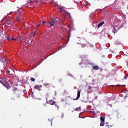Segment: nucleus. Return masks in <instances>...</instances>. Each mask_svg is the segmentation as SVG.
<instances>
[{"label":"nucleus","mask_w":128,"mask_h":128,"mask_svg":"<svg viewBox=\"0 0 128 128\" xmlns=\"http://www.w3.org/2000/svg\"><path fill=\"white\" fill-rule=\"evenodd\" d=\"M78 118H82L80 117V113L79 114Z\"/></svg>","instance_id":"obj_24"},{"label":"nucleus","mask_w":128,"mask_h":128,"mask_svg":"<svg viewBox=\"0 0 128 128\" xmlns=\"http://www.w3.org/2000/svg\"><path fill=\"white\" fill-rule=\"evenodd\" d=\"M36 90H40V87L38 85H36L34 87Z\"/></svg>","instance_id":"obj_9"},{"label":"nucleus","mask_w":128,"mask_h":128,"mask_svg":"<svg viewBox=\"0 0 128 128\" xmlns=\"http://www.w3.org/2000/svg\"><path fill=\"white\" fill-rule=\"evenodd\" d=\"M22 18L20 16H18L16 17V20L18 22H22Z\"/></svg>","instance_id":"obj_8"},{"label":"nucleus","mask_w":128,"mask_h":128,"mask_svg":"<svg viewBox=\"0 0 128 128\" xmlns=\"http://www.w3.org/2000/svg\"><path fill=\"white\" fill-rule=\"evenodd\" d=\"M44 86H50V84H48V83L44 84Z\"/></svg>","instance_id":"obj_17"},{"label":"nucleus","mask_w":128,"mask_h":128,"mask_svg":"<svg viewBox=\"0 0 128 128\" xmlns=\"http://www.w3.org/2000/svg\"><path fill=\"white\" fill-rule=\"evenodd\" d=\"M98 98V96H95V100H96Z\"/></svg>","instance_id":"obj_31"},{"label":"nucleus","mask_w":128,"mask_h":128,"mask_svg":"<svg viewBox=\"0 0 128 128\" xmlns=\"http://www.w3.org/2000/svg\"><path fill=\"white\" fill-rule=\"evenodd\" d=\"M55 106H56V108H59L58 106L56 104H55Z\"/></svg>","instance_id":"obj_30"},{"label":"nucleus","mask_w":128,"mask_h":128,"mask_svg":"<svg viewBox=\"0 0 128 128\" xmlns=\"http://www.w3.org/2000/svg\"><path fill=\"white\" fill-rule=\"evenodd\" d=\"M124 78H125V80H126V78H128V76H125Z\"/></svg>","instance_id":"obj_26"},{"label":"nucleus","mask_w":128,"mask_h":128,"mask_svg":"<svg viewBox=\"0 0 128 128\" xmlns=\"http://www.w3.org/2000/svg\"><path fill=\"white\" fill-rule=\"evenodd\" d=\"M64 113H62V118H64Z\"/></svg>","instance_id":"obj_27"},{"label":"nucleus","mask_w":128,"mask_h":128,"mask_svg":"<svg viewBox=\"0 0 128 128\" xmlns=\"http://www.w3.org/2000/svg\"><path fill=\"white\" fill-rule=\"evenodd\" d=\"M100 122H104V118L103 117H101Z\"/></svg>","instance_id":"obj_13"},{"label":"nucleus","mask_w":128,"mask_h":128,"mask_svg":"<svg viewBox=\"0 0 128 128\" xmlns=\"http://www.w3.org/2000/svg\"><path fill=\"white\" fill-rule=\"evenodd\" d=\"M124 78H125V80H126V78H128V76H125Z\"/></svg>","instance_id":"obj_25"},{"label":"nucleus","mask_w":128,"mask_h":128,"mask_svg":"<svg viewBox=\"0 0 128 128\" xmlns=\"http://www.w3.org/2000/svg\"><path fill=\"white\" fill-rule=\"evenodd\" d=\"M31 80L32 82H34V80H36V79H34V78H31Z\"/></svg>","instance_id":"obj_21"},{"label":"nucleus","mask_w":128,"mask_h":128,"mask_svg":"<svg viewBox=\"0 0 128 128\" xmlns=\"http://www.w3.org/2000/svg\"><path fill=\"white\" fill-rule=\"evenodd\" d=\"M105 126H106V128H110L112 126H108V125H106Z\"/></svg>","instance_id":"obj_19"},{"label":"nucleus","mask_w":128,"mask_h":128,"mask_svg":"<svg viewBox=\"0 0 128 128\" xmlns=\"http://www.w3.org/2000/svg\"><path fill=\"white\" fill-rule=\"evenodd\" d=\"M93 70H100V68L98 66H93Z\"/></svg>","instance_id":"obj_12"},{"label":"nucleus","mask_w":128,"mask_h":128,"mask_svg":"<svg viewBox=\"0 0 128 128\" xmlns=\"http://www.w3.org/2000/svg\"><path fill=\"white\" fill-rule=\"evenodd\" d=\"M70 35H69V36H68V38H70Z\"/></svg>","instance_id":"obj_32"},{"label":"nucleus","mask_w":128,"mask_h":128,"mask_svg":"<svg viewBox=\"0 0 128 128\" xmlns=\"http://www.w3.org/2000/svg\"><path fill=\"white\" fill-rule=\"evenodd\" d=\"M46 24V22H42V24Z\"/></svg>","instance_id":"obj_29"},{"label":"nucleus","mask_w":128,"mask_h":128,"mask_svg":"<svg viewBox=\"0 0 128 128\" xmlns=\"http://www.w3.org/2000/svg\"><path fill=\"white\" fill-rule=\"evenodd\" d=\"M80 46H81V48H84V46H86V45L84 44H82Z\"/></svg>","instance_id":"obj_20"},{"label":"nucleus","mask_w":128,"mask_h":128,"mask_svg":"<svg viewBox=\"0 0 128 128\" xmlns=\"http://www.w3.org/2000/svg\"><path fill=\"white\" fill-rule=\"evenodd\" d=\"M126 64H128V62H126Z\"/></svg>","instance_id":"obj_35"},{"label":"nucleus","mask_w":128,"mask_h":128,"mask_svg":"<svg viewBox=\"0 0 128 128\" xmlns=\"http://www.w3.org/2000/svg\"><path fill=\"white\" fill-rule=\"evenodd\" d=\"M126 76H128V74H126Z\"/></svg>","instance_id":"obj_37"},{"label":"nucleus","mask_w":128,"mask_h":128,"mask_svg":"<svg viewBox=\"0 0 128 128\" xmlns=\"http://www.w3.org/2000/svg\"><path fill=\"white\" fill-rule=\"evenodd\" d=\"M28 41L26 40V41H25V44L28 45Z\"/></svg>","instance_id":"obj_22"},{"label":"nucleus","mask_w":128,"mask_h":128,"mask_svg":"<svg viewBox=\"0 0 128 128\" xmlns=\"http://www.w3.org/2000/svg\"><path fill=\"white\" fill-rule=\"evenodd\" d=\"M0 83L3 84L5 88H6L7 90H10V83H8V81L6 79H5L4 80L2 78H0Z\"/></svg>","instance_id":"obj_1"},{"label":"nucleus","mask_w":128,"mask_h":128,"mask_svg":"<svg viewBox=\"0 0 128 128\" xmlns=\"http://www.w3.org/2000/svg\"><path fill=\"white\" fill-rule=\"evenodd\" d=\"M80 110V108L79 107V108H76V110Z\"/></svg>","instance_id":"obj_23"},{"label":"nucleus","mask_w":128,"mask_h":128,"mask_svg":"<svg viewBox=\"0 0 128 128\" xmlns=\"http://www.w3.org/2000/svg\"><path fill=\"white\" fill-rule=\"evenodd\" d=\"M6 40H8V42H12V40H18V38H14L10 36H6Z\"/></svg>","instance_id":"obj_4"},{"label":"nucleus","mask_w":128,"mask_h":128,"mask_svg":"<svg viewBox=\"0 0 128 128\" xmlns=\"http://www.w3.org/2000/svg\"><path fill=\"white\" fill-rule=\"evenodd\" d=\"M80 90H78V94H77V96L76 98V99H74V100H78V98H80Z\"/></svg>","instance_id":"obj_7"},{"label":"nucleus","mask_w":128,"mask_h":128,"mask_svg":"<svg viewBox=\"0 0 128 128\" xmlns=\"http://www.w3.org/2000/svg\"><path fill=\"white\" fill-rule=\"evenodd\" d=\"M88 90H90L88 91V94H91V92H92V90H94V87L88 86Z\"/></svg>","instance_id":"obj_5"},{"label":"nucleus","mask_w":128,"mask_h":128,"mask_svg":"<svg viewBox=\"0 0 128 128\" xmlns=\"http://www.w3.org/2000/svg\"><path fill=\"white\" fill-rule=\"evenodd\" d=\"M56 22V18L52 19V20L48 22L49 24H50V27L54 26V24Z\"/></svg>","instance_id":"obj_2"},{"label":"nucleus","mask_w":128,"mask_h":128,"mask_svg":"<svg viewBox=\"0 0 128 128\" xmlns=\"http://www.w3.org/2000/svg\"><path fill=\"white\" fill-rule=\"evenodd\" d=\"M38 30H36V31L34 32V36H36V34H38Z\"/></svg>","instance_id":"obj_15"},{"label":"nucleus","mask_w":128,"mask_h":128,"mask_svg":"<svg viewBox=\"0 0 128 128\" xmlns=\"http://www.w3.org/2000/svg\"><path fill=\"white\" fill-rule=\"evenodd\" d=\"M100 92V94H102V92Z\"/></svg>","instance_id":"obj_36"},{"label":"nucleus","mask_w":128,"mask_h":128,"mask_svg":"<svg viewBox=\"0 0 128 128\" xmlns=\"http://www.w3.org/2000/svg\"><path fill=\"white\" fill-rule=\"evenodd\" d=\"M37 26H40V24H38Z\"/></svg>","instance_id":"obj_34"},{"label":"nucleus","mask_w":128,"mask_h":128,"mask_svg":"<svg viewBox=\"0 0 128 128\" xmlns=\"http://www.w3.org/2000/svg\"><path fill=\"white\" fill-rule=\"evenodd\" d=\"M104 122H101L100 124V126H104Z\"/></svg>","instance_id":"obj_16"},{"label":"nucleus","mask_w":128,"mask_h":128,"mask_svg":"<svg viewBox=\"0 0 128 128\" xmlns=\"http://www.w3.org/2000/svg\"><path fill=\"white\" fill-rule=\"evenodd\" d=\"M6 24L7 26H13L12 21H10V20H8L6 23Z\"/></svg>","instance_id":"obj_3"},{"label":"nucleus","mask_w":128,"mask_h":128,"mask_svg":"<svg viewBox=\"0 0 128 128\" xmlns=\"http://www.w3.org/2000/svg\"><path fill=\"white\" fill-rule=\"evenodd\" d=\"M58 10H60V12H62V10H64V8L62 7H59L58 8Z\"/></svg>","instance_id":"obj_14"},{"label":"nucleus","mask_w":128,"mask_h":128,"mask_svg":"<svg viewBox=\"0 0 128 128\" xmlns=\"http://www.w3.org/2000/svg\"><path fill=\"white\" fill-rule=\"evenodd\" d=\"M6 72H7V74H10V70H7Z\"/></svg>","instance_id":"obj_28"},{"label":"nucleus","mask_w":128,"mask_h":128,"mask_svg":"<svg viewBox=\"0 0 128 128\" xmlns=\"http://www.w3.org/2000/svg\"><path fill=\"white\" fill-rule=\"evenodd\" d=\"M28 2H29L30 3V2H32V1L31 0H30Z\"/></svg>","instance_id":"obj_33"},{"label":"nucleus","mask_w":128,"mask_h":128,"mask_svg":"<svg viewBox=\"0 0 128 128\" xmlns=\"http://www.w3.org/2000/svg\"><path fill=\"white\" fill-rule=\"evenodd\" d=\"M22 40V38L20 37V36H19L17 38V40Z\"/></svg>","instance_id":"obj_18"},{"label":"nucleus","mask_w":128,"mask_h":128,"mask_svg":"<svg viewBox=\"0 0 128 128\" xmlns=\"http://www.w3.org/2000/svg\"><path fill=\"white\" fill-rule=\"evenodd\" d=\"M104 24V22H102L98 24V28H100L101 26H102Z\"/></svg>","instance_id":"obj_11"},{"label":"nucleus","mask_w":128,"mask_h":128,"mask_svg":"<svg viewBox=\"0 0 128 128\" xmlns=\"http://www.w3.org/2000/svg\"><path fill=\"white\" fill-rule=\"evenodd\" d=\"M48 104H50L51 106H54V104H56V102L52 100H49L48 102Z\"/></svg>","instance_id":"obj_6"},{"label":"nucleus","mask_w":128,"mask_h":128,"mask_svg":"<svg viewBox=\"0 0 128 128\" xmlns=\"http://www.w3.org/2000/svg\"><path fill=\"white\" fill-rule=\"evenodd\" d=\"M62 12H64V14H67V16L70 15V14L68 12H67L66 10L64 9H62Z\"/></svg>","instance_id":"obj_10"}]
</instances>
